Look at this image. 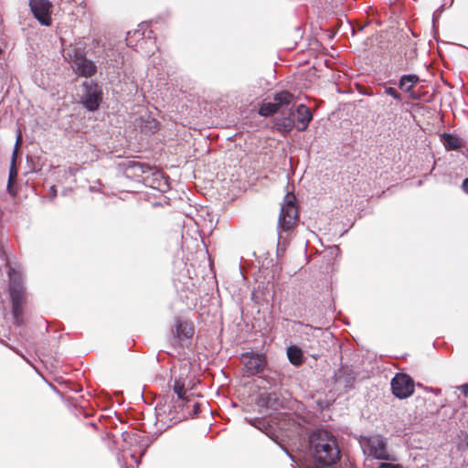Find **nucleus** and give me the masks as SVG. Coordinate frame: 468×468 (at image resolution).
I'll list each match as a JSON object with an SVG mask.
<instances>
[{
	"label": "nucleus",
	"mask_w": 468,
	"mask_h": 468,
	"mask_svg": "<svg viewBox=\"0 0 468 468\" xmlns=\"http://www.w3.org/2000/svg\"><path fill=\"white\" fill-rule=\"evenodd\" d=\"M315 468H333L340 460L336 438L325 430H314L302 445Z\"/></svg>",
	"instance_id": "f257e3e1"
},
{
	"label": "nucleus",
	"mask_w": 468,
	"mask_h": 468,
	"mask_svg": "<svg viewBox=\"0 0 468 468\" xmlns=\"http://www.w3.org/2000/svg\"><path fill=\"white\" fill-rule=\"evenodd\" d=\"M121 166L127 178L143 180L151 187L157 188L162 192L169 188L167 177L161 171L154 170L147 164L135 160H124Z\"/></svg>",
	"instance_id": "f03ea898"
},
{
	"label": "nucleus",
	"mask_w": 468,
	"mask_h": 468,
	"mask_svg": "<svg viewBox=\"0 0 468 468\" xmlns=\"http://www.w3.org/2000/svg\"><path fill=\"white\" fill-rule=\"evenodd\" d=\"M299 220L296 198L292 194H287L282 205L278 220L277 256L284 254L288 244L287 237L293 230Z\"/></svg>",
	"instance_id": "7ed1b4c3"
},
{
	"label": "nucleus",
	"mask_w": 468,
	"mask_h": 468,
	"mask_svg": "<svg viewBox=\"0 0 468 468\" xmlns=\"http://www.w3.org/2000/svg\"><path fill=\"white\" fill-rule=\"evenodd\" d=\"M9 277V292L12 301V314L16 325L23 324V305L26 301V289L23 283L22 270L19 265L6 262Z\"/></svg>",
	"instance_id": "20e7f679"
},
{
	"label": "nucleus",
	"mask_w": 468,
	"mask_h": 468,
	"mask_svg": "<svg viewBox=\"0 0 468 468\" xmlns=\"http://www.w3.org/2000/svg\"><path fill=\"white\" fill-rule=\"evenodd\" d=\"M127 46L138 52L149 56L154 53L156 48L155 37L148 24H141L139 28L133 32H128L126 37Z\"/></svg>",
	"instance_id": "39448f33"
},
{
	"label": "nucleus",
	"mask_w": 468,
	"mask_h": 468,
	"mask_svg": "<svg viewBox=\"0 0 468 468\" xmlns=\"http://www.w3.org/2000/svg\"><path fill=\"white\" fill-rule=\"evenodd\" d=\"M364 454L383 461L397 462L396 454L388 450L387 439L381 435H371L360 441Z\"/></svg>",
	"instance_id": "423d86ee"
},
{
	"label": "nucleus",
	"mask_w": 468,
	"mask_h": 468,
	"mask_svg": "<svg viewBox=\"0 0 468 468\" xmlns=\"http://www.w3.org/2000/svg\"><path fill=\"white\" fill-rule=\"evenodd\" d=\"M122 436V459H125L126 455H129L138 465L141 463L140 458L144 454L149 446L148 438L132 431L123 432Z\"/></svg>",
	"instance_id": "0eeeda50"
},
{
	"label": "nucleus",
	"mask_w": 468,
	"mask_h": 468,
	"mask_svg": "<svg viewBox=\"0 0 468 468\" xmlns=\"http://www.w3.org/2000/svg\"><path fill=\"white\" fill-rule=\"evenodd\" d=\"M66 58L69 59L74 72L79 76L91 77L96 73L97 67L84 54L82 48L70 46L66 52Z\"/></svg>",
	"instance_id": "6e6552de"
},
{
	"label": "nucleus",
	"mask_w": 468,
	"mask_h": 468,
	"mask_svg": "<svg viewBox=\"0 0 468 468\" xmlns=\"http://www.w3.org/2000/svg\"><path fill=\"white\" fill-rule=\"evenodd\" d=\"M295 103V97L289 91L283 90L274 96V102L263 103L259 111L261 116H270L277 112L282 107H288Z\"/></svg>",
	"instance_id": "1a4fd4ad"
},
{
	"label": "nucleus",
	"mask_w": 468,
	"mask_h": 468,
	"mask_svg": "<svg viewBox=\"0 0 468 468\" xmlns=\"http://www.w3.org/2000/svg\"><path fill=\"white\" fill-rule=\"evenodd\" d=\"M83 89L84 92L81 96L82 104L89 111H96L102 101L101 89L93 81H84Z\"/></svg>",
	"instance_id": "9d476101"
},
{
	"label": "nucleus",
	"mask_w": 468,
	"mask_h": 468,
	"mask_svg": "<svg viewBox=\"0 0 468 468\" xmlns=\"http://www.w3.org/2000/svg\"><path fill=\"white\" fill-rule=\"evenodd\" d=\"M391 389L396 398L407 399L414 392V381L409 375L398 373L391 380Z\"/></svg>",
	"instance_id": "9b49d317"
},
{
	"label": "nucleus",
	"mask_w": 468,
	"mask_h": 468,
	"mask_svg": "<svg viewBox=\"0 0 468 468\" xmlns=\"http://www.w3.org/2000/svg\"><path fill=\"white\" fill-rule=\"evenodd\" d=\"M28 5L34 17L42 25H51L53 4L49 0H29Z\"/></svg>",
	"instance_id": "f8f14e48"
},
{
	"label": "nucleus",
	"mask_w": 468,
	"mask_h": 468,
	"mask_svg": "<svg viewBox=\"0 0 468 468\" xmlns=\"http://www.w3.org/2000/svg\"><path fill=\"white\" fill-rule=\"evenodd\" d=\"M241 359L248 376H254L263 372L267 363L264 354L254 352L242 354Z\"/></svg>",
	"instance_id": "ddd939ff"
},
{
	"label": "nucleus",
	"mask_w": 468,
	"mask_h": 468,
	"mask_svg": "<svg viewBox=\"0 0 468 468\" xmlns=\"http://www.w3.org/2000/svg\"><path fill=\"white\" fill-rule=\"evenodd\" d=\"M289 114L295 119V128L299 132L305 131L313 119L310 109L304 104H300L295 111L290 109Z\"/></svg>",
	"instance_id": "4468645a"
},
{
	"label": "nucleus",
	"mask_w": 468,
	"mask_h": 468,
	"mask_svg": "<svg viewBox=\"0 0 468 468\" xmlns=\"http://www.w3.org/2000/svg\"><path fill=\"white\" fill-rule=\"evenodd\" d=\"M172 334L178 340L190 339L194 335V327L191 323L176 318L172 327Z\"/></svg>",
	"instance_id": "2eb2a0df"
},
{
	"label": "nucleus",
	"mask_w": 468,
	"mask_h": 468,
	"mask_svg": "<svg viewBox=\"0 0 468 468\" xmlns=\"http://www.w3.org/2000/svg\"><path fill=\"white\" fill-rule=\"evenodd\" d=\"M419 76L415 74L402 75L399 81V87L403 91L409 93L410 98L416 99L412 90L414 86L419 82Z\"/></svg>",
	"instance_id": "dca6fc26"
},
{
	"label": "nucleus",
	"mask_w": 468,
	"mask_h": 468,
	"mask_svg": "<svg viewBox=\"0 0 468 468\" xmlns=\"http://www.w3.org/2000/svg\"><path fill=\"white\" fill-rule=\"evenodd\" d=\"M21 144H22V134L19 132L17 136H16V141L15 148H14V151H13V154H12V161H11V165H10V169H9L8 184H7L8 187L11 186V185L16 180V177H17V173L18 172H17V168H16V160L18 150H19V146H20Z\"/></svg>",
	"instance_id": "f3484780"
},
{
	"label": "nucleus",
	"mask_w": 468,
	"mask_h": 468,
	"mask_svg": "<svg viewBox=\"0 0 468 468\" xmlns=\"http://www.w3.org/2000/svg\"><path fill=\"white\" fill-rule=\"evenodd\" d=\"M335 383L342 386L344 388H349L353 386L355 380V375L351 370L344 367L339 368L335 375Z\"/></svg>",
	"instance_id": "a211bd4d"
},
{
	"label": "nucleus",
	"mask_w": 468,
	"mask_h": 468,
	"mask_svg": "<svg viewBox=\"0 0 468 468\" xmlns=\"http://www.w3.org/2000/svg\"><path fill=\"white\" fill-rule=\"evenodd\" d=\"M441 141L448 151L458 150L463 146V140L450 133L441 134Z\"/></svg>",
	"instance_id": "6ab92c4d"
},
{
	"label": "nucleus",
	"mask_w": 468,
	"mask_h": 468,
	"mask_svg": "<svg viewBox=\"0 0 468 468\" xmlns=\"http://www.w3.org/2000/svg\"><path fill=\"white\" fill-rule=\"evenodd\" d=\"M287 356L289 361L294 366H300L303 362V351L296 346H292L287 348Z\"/></svg>",
	"instance_id": "aec40b11"
},
{
	"label": "nucleus",
	"mask_w": 468,
	"mask_h": 468,
	"mask_svg": "<svg viewBox=\"0 0 468 468\" xmlns=\"http://www.w3.org/2000/svg\"><path fill=\"white\" fill-rule=\"evenodd\" d=\"M174 392L177 395L178 399L181 400L190 401L186 393L188 392L186 388V379L185 378H176L173 386Z\"/></svg>",
	"instance_id": "412c9836"
},
{
	"label": "nucleus",
	"mask_w": 468,
	"mask_h": 468,
	"mask_svg": "<svg viewBox=\"0 0 468 468\" xmlns=\"http://www.w3.org/2000/svg\"><path fill=\"white\" fill-rule=\"evenodd\" d=\"M276 125L280 132L290 133L295 127V119L289 114L277 120Z\"/></svg>",
	"instance_id": "4be33fe9"
},
{
	"label": "nucleus",
	"mask_w": 468,
	"mask_h": 468,
	"mask_svg": "<svg viewBox=\"0 0 468 468\" xmlns=\"http://www.w3.org/2000/svg\"><path fill=\"white\" fill-rule=\"evenodd\" d=\"M144 129L145 130L146 133H154L159 129V122L154 119L148 118L147 120H145Z\"/></svg>",
	"instance_id": "5701e85b"
},
{
	"label": "nucleus",
	"mask_w": 468,
	"mask_h": 468,
	"mask_svg": "<svg viewBox=\"0 0 468 468\" xmlns=\"http://www.w3.org/2000/svg\"><path fill=\"white\" fill-rule=\"evenodd\" d=\"M384 94L392 97L398 102L402 101L401 94L395 88L384 87Z\"/></svg>",
	"instance_id": "b1692460"
},
{
	"label": "nucleus",
	"mask_w": 468,
	"mask_h": 468,
	"mask_svg": "<svg viewBox=\"0 0 468 468\" xmlns=\"http://www.w3.org/2000/svg\"><path fill=\"white\" fill-rule=\"evenodd\" d=\"M247 421L253 427L259 429V430H262L263 428H265V421L262 420V419H260V418H255V419H246Z\"/></svg>",
	"instance_id": "393cba45"
},
{
	"label": "nucleus",
	"mask_w": 468,
	"mask_h": 468,
	"mask_svg": "<svg viewBox=\"0 0 468 468\" xmlns=\"http://www.w3.org/2000/svg\"><path fill=\"white\" fill-rule=\"evenodd\" d=\"M394 463L395 462L386 461L381 463L378 468H403L402 465Z\"/></svg>",
	"instance_id": "a878e982"
},
{
	"label": "nucleus",
	"mask_w": 468,
	"mask_h": 468,
	"mask_svg": "<svg viewBox=\"0 0 468 468\" xmlns=\"http://www.w3.org/2000/svg\"><path fill=\"white\" fill-rule=\"evenodd\" d=\"M271 394H261V401H262V403H263L264 405H266L267 407H269V406H270V405H269V400H270V399H271Z\"/></svg>",
	"instance_id": "bb28decb"
},
{
	"label": "nucleus",
	"mask_w": 468,
	"mask_h": 468,
	"mask_svg": "<svg viewBox=\"0 0 468 468\" xmlns=\"http://www.w3.org/2000/svg\"><path fill=\"white\" fill-rule=\"evenodd\" d=\"M458 388L463 392V394L466 398H468V382L463 384V385H462V386H460Z\"/></svg>",
	"instance_id": "cd10ccee"
},
{
	"label": "nucleus",
	"mask_w": 468,
	"mask_h": 468,
	"mask_svg": "<svg viewBox=\"0 0 468 468\" xmlns=\"http://www.w3.org/2000/svg\"><path fill=\"white\" fill-rule=\"evenodd\" d=\"M462 189L465 194L468 195V178H465L462 184Z\"/></svg>",
	"instance_id": "c85d7f7f"
},
{
	"label": "nucleus",
	"mask_w": 468,
	"mask_h": 468,
	"mask_svg": "<svg viewBox=\"0 0 468 468\" xmlns=\"http://www.w3.org/2000/svg\"><path fill=\"white\" fill-rule=\"evenodd\" d=\"M199 412V405L197 403L193 404V414L197 415Z\"/></svg>",
	"instance_id": "c756f323"
},
{
	"label": "nucleus",
	"mask_w": 468,
	"mask_h": 468,
	"mask_svg": "<svg viewBox=\"0 0 468 468\" xmlns=\"http://www.w3.org/2000/svg\"><path fill=\"white\" fill-rule=\"evenodd\" d=\"M49 191H50L52 198L57 197V190H56L55 186H50Z\"/></svg>",
	"instance_id": "7c9ffc66"
}]
</instances>
